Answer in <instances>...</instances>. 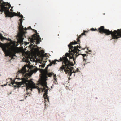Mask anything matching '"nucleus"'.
Instances as JSON below:
<instances>
[{"label": "nucleus", "mask_w": 121, "mask_h": 121, "mask_svg": "<svg viewBox=\"0 0 121 121\" xmlns=\"http://www.w3.org/2000/svg\"><path fill=\"white\" fill-rule=\"evenodd\" d=\"M8 40L10 41V42L9 43L10 45L15 44V43L13 42L11 39H8Z\"/></svg>", "instance_id": "ddd939ff"}, {"label": "nucleus", "mask_w": 121, "mask_h": 121, "mask_svg": "<svg viewBox=\"0 0 121 121\" xmlns=\"http://www.w3.org/2000/svg\"><path fill=\"white\" fill-rule=\"evenodd\" d=\"M28 61V58H26L25 59V61L26 62H27Z\"/></svg>", "instance_id": "6ab92c4d"}, {"label": "nucleus", "mask_w": 121, "mask_h": 121, "mask_svg": "<svg viewBox=\"0 0 121 121\" xmlns=\"http://www.w3.org/2000/svg\"><path fill=\"white\" fill-rule=\"evenodd\" d=\"M42 65V67H43L45 66V65Z\"/></svg>", "instance_id": "5701e85b"}, {"label": "nucleus", "mask_w": 121, "mask_h": 121, "mask_svg": "<svg viewBox=\"0 0 121 121\" xmlns=\"http://www.w3.org/2000/svg\"><path fill=\"white\" fill-rule=\"evenodd\" d=\"M0 39L2 41H4V40H7V39L5 37H4L2 34L0 33Z\"/></svg>", "instance_id": "f8f14e48"}, {"label": "nucleus", "mask_w": 121, "mask_h": 121, "mask_svg": "<svg viewBox=\"0 0 121 121\" xmlns=\"http://www.w3.org/2000/svg\"><path fill=\"white\" fill-rule=\"evenodd\" d=\"M26 66H24L19 71L20 73L19 74L22 75L21 79L18 78V76H16V78L17 79H21V82H15V81L13 82H11V84L13 85L14 83H15L17 85H14L13 86L17 88L20 87V86L22 84H25L26 86V90L30 89L32 91L33 88H36V86L33 82L32 79L28 80V78L30 76V74L28 73H26L27 70L26 69Z\"/></svg>", "instance_id": "7ed1b4c3"}, {"label": "nucleus", "mask_w": 121, "mask_h": 121, "mask_svg": "<svg viewBox=\"0 0 121 121\" xmlns=\"http://www.w3.org/2000/svg\"><path fill=\"white\" fill-rule=\"evenodd\" d=\"M98 31L101 33H104L106 35H111L112 38L113 39H116V34L117 32L116 30H114L112 31V30L110 31L109 30L104 29V26H101L98 28Z\"/></svg>", "instance_id": "423d86ee"}, {"label": "nucleus", "mask_w": 121, "mask_h": 121, "mask_svg": "<svg viewBox=\"0 0 121 121\" xmlns=\"http://www.w3.org/2000/svg\"><path fill=\"white\" fill-rule=\"evenodd\" d=\"M28 29H31V28L30 26H29L28 27Z\"/></svg>", "instance_id": "4be33fe9"}, {"label": "nucleus", "mask_w": 121, "mask_h": 121, "mask_svg": "<svg viewBox=\"0 0 121 121\" xmlns=\"http://www.w3.org/2000/svg\"><path fill=\"white\" fill-rule=\"evenodd\" d=\"M7 85V84H4V85H1V86H6Z\"/></svg>", "instance_id": "aec40b11"}, {"label": "nucleus", "mask_w": 121, "mask_h": 121, "mask_svg": "<svg viewBox=\"0 0 121 121\" xmlns=\"http://www.w3.org/2000/svg\"><path fill=\"white\" fill-rule=\"evenodd\" d=\"M32 30H35L34 29H32Z\"/></svg>", "instance_id": "393cba45"}, {"label": "nucleus", "mask_w": 121, "mask_h": 121, "mask_svg": "<svg viewBox=\"0 0 121 121\" xmlns=\"http://www.w3.org/2000/svg\"><path fill=\"white\" fill-rule=\"evenodd\" d=\"M0 47H1L3 51L5 53L6 56H9L13 59L14 56H16L15 54L18 52V51L15 48H13L11 51H9L7 49V46L6 44L0 43Z\"/></svg>", "instance_id": "39448f33"}, {"label": "nucleus", "mask_w": 121, "mask_h": 121, "mask_svg": "<svg viewBox=\"0 0 121 121\" xmlns=\"http://www.w3.org/2000/svg\"><path fill=\"white\" fill-rule=\"evenodd\" d=\"M83 62L84 63V65H85L88 63H90L89 62V61L88 60H83Z\"/></svg>", "instance_id": "4468645a"}, {"label": "nucleus", "mask_w": 121, "mask_h": 121, "mask_svg": "<svg viewBox=\"0 0 121 121\" xmlns=\"http://www.w3.org/2000/svg\"><path fill=\"white\" fill-rule=\"evenodd\" d=\"M54 79V80L55 81H54V82L55 83V82H57V78H56V74H54L53 76Z\"/></svg>", "instance_id": "2eb2a0df"}, {"label": "nucleus", "mask_w": 121, "mask_h": 121, "mask_svg": "<svg viewBox=\"0 0 121 121\" xmlns=\"http://www.w3.org/2000/svg\"><path fill=\"white\" fill-rule=\"evenodd\" d=\"M29 94V93H28L26 94H25L24 95L25 97H27V95Z\"/></svg>", "instance_id": "f3484780"}, {"label": "nucleus", "mask_w": 121, "mask_h": 121, "mask_svg": "<svg viewBox=\"0 0 121 121\" xmlns=\"http://www.w3.org/2000/svg\"><path fill=\"white\" fill-rule=\"evenodd\" d=\"M117 31V32L116 34V39H117L118 38L121 37V29H118Z\"/></svg>", "instance_id": "1a4fd4ad"}, {"label": "nucleus", "mask_w": 121, "mask_h": 121, "mask_svg": "<svg viewBox=\"0 0 121 121\" xmlns=\"http://www.w3.org/2000/svg\"><path fill=\"white\" fill-rule=\"evenodd\" d=\"M11 7V6L10 7ZM13 7H11V9H10V10L12 12V11H13V10L12 9V8Z\"/></svg>", "instance_id": "412c9836"}, {"label": "nucleus", "mask_w": 121, "mask_h": 121, "mask_svg": "<svg viewBox=\"0 0 121 121\" xmlns=\"http://www.w3.org/2000/svg\"><path fill=\"white\" fill-rule=\"evenodd\" d=\"M91 30L92 31H97L98 30L97 29H94V28H92L91 29Z\"/></svg>", "instance_id": "dca6fc26"}, {"label": "nucleus", "mask_w": 121, "mask_h": 121, "mask_svg": "<svg viewBox=\"0 0 121 121\" xmlns=\"http://www.w3.org/2000/svg\"><path fill=\"white\" fill-rule=\"evenodd\" d=\"M8 85H9V86H11V84H9Z\"/></svg>", "instance_id": "b1692460"}, {"label": "nucleus", "mask_w": 121, "mask_h": 121, "mask_svg": "<svg viewBox=\"0 0 121 121\" xmlns=\"http://www.w3.org/2000/svg\"><path fill=\"white\" fill-rule=\"evenodd\" d=\"M60 59L59 60H55L54 61H52V62H50L49 64L48 65V67H46V69H47L48 68V67L49 66H51L53 64H56V62L58 61L59 62L60 61Z\"/></svg>", "instance_id": "9b49d317"}, {"label": "nucleus", "mask_w": 121, "mask_h": 121, "mask_svg": "<svg viewBox=\"0 0 121 121\" xmlns=\"http://www.w3.org/2000/svg\"><path fill=\"white\" fill-rule=\"evenodd\" d=\"M53 74H54L52 72L48 73L47 70H43L42 73V76L41 79L39 81V86H41L40 88L38 86H36V88L38 90L39 93L41 91H44L45 93L43 94V96L44 99L47 100L49 101L48 97V96L47 94L48 87L47 86V82L46 80L48 77H50Z\"/></svg>", "instance_id": "20e7f679"}, {"label": "nucleus", "mask_w": 121, "mask_h": 121, "mask_svg": "<svg viewBox=\"0 0 121 121\" xmlns=\"http://www.w3.org/2000/svg\"><path fill=\"white\" fill-rule=\"evenodd\" d=\"M87 31H84L83 33L81 34V35H80L79 36H78L77 38V41H74V42H71L68 45V47H69V45L71 43V42H73V43L71 44L70 45V47H73V48H75L76 50H75V52H78L79 51H80V50L78 48H81V47L80 46H79L78 45H77L76 46H74V45L76 44H78L80 43V38L83 35H85V33L86 32H87Z\"/></svg>", "instance_id": "0eeeda50"}, {"label": "nucleus", "mask_w": 121, "mask_h": 121, "mask_svg": "<svg viewBox=\"0 0 121 121\" xmlns=\"http://www.w3.org/2000/svg\"><path fill=\"white\" fill-rule=\"evenodd\" d=\"M79 51L78 52H77V54H78V55L76 56V57L78 56L79 55H81L83 56V60H87V55L86 54H79L78 53L79 52V51Z\"/></svg>", "instance_id": "9d476101"}, {"label": "nucleus", "mask_w": 121, "mask_h": 121, "mask_svg": "<svg viewBox=\"0 0 121 121\" xmlns=\"http://www.w3.org/2000/svg\"><path fill=\"white\" fill-rule=\"evenodd\" d=\"M0 3L1 4L0 5L1 8L0 12H1L0 14H2L4 11V13L7 16L12 17L14 16H19L21 18L19 19L20 23H19L20 32L18 33L17 37L18 38V39L19 41L21 42H22L24 38H26L25 34L26 32V31H24V30H27V29L26 28H25V29L24 30L23 27L22 25L23 20H24V19H23L24 17L23 16L21 15L20 13L18 14L17 13L13 12H11L9 11V10L11 7V5L9 3L3 2L2 0H0Z\"/></svg>", "instance_id": "f03ea898"}, {"label": "nucleus", "mask_w": 121, "mask_h": 121, "mask_svg": "<svg viewBox=\"0 0 121 121\" xmlns=\"http://www.w3.org/2000/svg\"><path fill=\"white\" fill-rule=\"evenodd\" d=\"M8 83V82H7L6 84H7Z\"/></svg>", "instance_id": "a878e982"}, {"label": "nucleus", "mask_w": 121, "mask_h": 121, "mask_svg": "<svg viewBox=\"0 0 121 121\" xmlns=\"http://www.w3.org/2000/svg\"><path fill=\"white\" fill-rule=\"evenodd\" d=\"M37 71V69L35 68V69H34L33 70V72H36Z\"/></svg>", "instance_id": "a211bd4d"}, {"label": "nucleus", "mask_w": 121, "mask_h": 121, "mask_svg": "<svg viewBox=\"0 0 121 121\" xmlns=\"http://www.w3.org/2000/svg\"><path fill=\"white\" fill-rule=\"evenodd\" d=\"M73 43L71 42L70 44L69 45V52L70 53H67L65 54V56L60 58V61H62V65L58 70V71L60 70V72L61 73L63 72V70H64V71L65 72V73L68 74L69 76H71L73 73H75L80 72L79 69L78 68L75 71H73V67L72 66L74 65L73 62L70 61L67 58V57H68L69 59L73 58L74 61L76 56L78 55V54H77V52H74V50H76L75 48H73L72 47H70V45Z\"/></svg>", "instance_id": "f257e3e1"}, {"label": "nucleus", "mask_w": 121, "mask_h": 121, "mask_svg": "<svg viewBox=\"0 0 121 121\" xmlns=\"http://www.w3.org/2000/svg\"><path fill=\"white\" fill-rule=\"evenodd\" d=\"M35 32L36 34H34L32 35V37L30 38L29 40L32 43H33L35 42V40H36V42L37 44H39V41L40 40L41 38L40 37L39 35L38 34V33H37L36 30H35Z\"/></svg>", "instance_id": "6e6552de"}]
</instances>
